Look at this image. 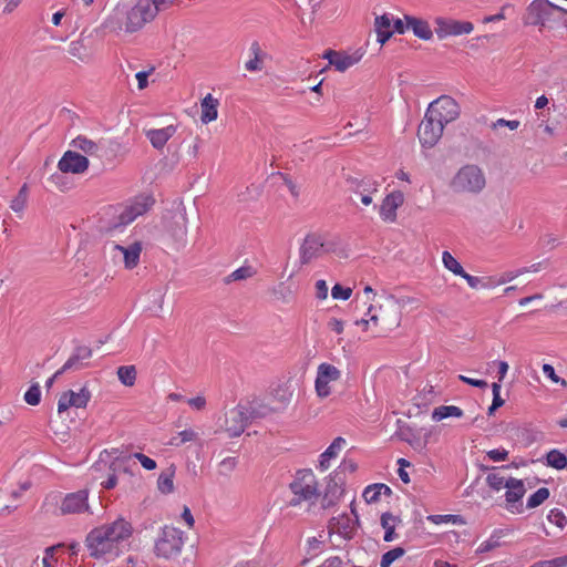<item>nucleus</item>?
Returning <instances> with one entry per match:
<instances>
[{
	"mask_svg": "<svg viewBox=\"0 0 567 567\" xmlns=\"http://www.w3.org/2000/svg\"><path fill=\"white\" fill-rule=\"evenodd\" d=\"M346 478L338 473H331L329 475L324 493L322 495L321 506L322 508H329L334 506L343 494V485Z\"/></svg>",
	"mask_w": 567,
	"mask_h": 567,
	"instance_id": "obj_15",
	"label": "nucleus"
},
{
	"mask_svg": "<svg viewBox=\"0 0 567 567\" xmlns=\"http://www.w3.org/2000/svg\"><path fill=\"white\" fill-rule=\"evenodd\" d=\"M61 173L82 174L89 168L86 156L78 152L66 151L58 163Z\"/></svg>",
	"mask_w": 567,
	"mask_h": 567,
	"instance_id": "obj_17",
	"label": "nucleus"
},
{
	"mask_svg": "<svg viewBox=\"0 0 567 567\" xmlns=\"http://www.w3.org/2000/svg\"><path fill=\"white\" fill-rule=\"evenodd\" d=\"M351 288L343 287L340 284H336L331 289V295L333 299L348 300L351 297Z\"/></svg>",
	"mask_w": 567,
	"mask_h": 567,
	"instance_id": "obj_54",
	"label": "nucleus"
},
{
	"mask_svg": "<svg viewBox=\"0 0 567 567\" xmlns=\"http://www.w3.org/2000/svg\"><path fill=\"white\" fill-rule=\"evenodd\" d=\"M218 104H219L218 100L214 99L210 93H208L202 100V103H200V107H202L200 121L204 124L210 123V122H213V121H215L217 118V116H218V111H217Z\"/></svg>",
	"mask_w": 567,
	"mask_h": 567,
	"instance_id": "obj_30",
	"label": "nucleus"
},
{
	"mask_svg": "<svg viewBox=\"0 0 567 567\" xmlns=\"http://www.w3.org/2000/svg\"><path fill=\"white\" fill-rule=\"evenodd\" d=\"M347 184L351 192L361 196V202L365 206L372 203L371 194L377 192L379 187V184L370 177H363L361 179L349 177Z\"/></svg>",
	"mask_w": 567,
	"mask_h": 567,
	"instance_id": "obj_19",
	"label": "nucleus"
},
{
	"mask_svg": "<svg viewBox=\"0 0 567 567\" xmlns=\"http://www.w3.org/2000/svg\"><path fill=\"white\" fill-rule=\"evenodd\" d=\"M28 200V185L23 184L20 188L18 195L11 200L10 208L16 212L20 213L24 209Z\"/></svg>",
	"mask_w": 567,
	"mask_h": 567,
	"instance_id": "obj_41",
	"label": "nucleus"
},
{
	"mask_svg": "<svg viewBox=\"0 0 567 567\" xmlns=\"http://www.w3.org/2000/svg\"><path fill=\"white\" fill-rule=\"evenodd\" d=\"M176 472V466L174 464L169 465L167 468L162 471L157 480L158 491L163 494H169L174 492V476Z\"/></svg>",
	"mask_w": 567,
	"mask_h": 567,
	"instance_id": "obj_34",
	"label": "nucleus"
},
{
	"mask_svg": "<svg viewBox=\"0 0 567 567\" xmlns=\"http://www.w3.org/2000/svg\"><path fill=\"white\" fill-rule=\"evenodd\" d=\"M547 519L559 528H564L565 525L567 524V517L564 514V512L560 511L559 508L550 509L547 515Z\"/></svg>",
	"mask_w": 567,
	"mask_h": 567,
	"instance_id": "obj_50",
	"label": "nucleus"
},
{
	"mask_svg": "<svg viewBox=\"0 0 567 567\" xmlns=\"http://www.w3.org/2000/svg\"><path fill=\"white\" fill-rule=\"evenodd\" d=\"M86 365L84 361L80 360V358H76L73 353L71 357L66 360V362L62 365V371L66 372L70 370L78 371L83 369Z\"/></svg>",
	"mask_w": 567,
	"mask_h": 567,
	"instance_id": "obj_53",
	"label": "nucleus"
},
{
	"mask_svg": "<svg viewBox=\"0 0 567 567\" xmlns=\"http://www.w3.org/2000/svg\"><path fill=\"white\" fill-rule=\"evenodd\" d=\"M393 20L394 17L391 13H383L377 16L374 19V31L377 33V41L383 45L393 35Z\"/></svg>",
	"mask_w": 567,
	"mask_h": 567,
	"instance_id": "obj_23",
	"label": "nucleus"
},
{
	"mask_svg": "<svg viewBox=\"0 0 567 567\" xmlns=\"http://www.w3.org/2000/svg\"><path fill=\"white\" fill-rule=\"evenodd\" d=\"M23 399L29 405H38L41 401V390L39 383H33L24 393Z\"/></svg>",
	"mask_w": 567,
	"mask_h": 567,
	"instance_id": "obj_47",
	"label": "nucleus"
},
{
	"mask_svg": "<svg viewBox=\"0 0 567 567\" xmlns=\"http://www.w3.org/2000/svg\"><path fill=\"white\" fill-rule=\"evenodd\" d=\"M363 56V52L357 50L352 54H348L340 51L327 50L323 53V58L329 61L331 65L336 68V70L340 72H344L355 63H358Z\"/></svg>",
	"mask_w": 567,
	"mask_h": 567,
	"instance_id": "obj_20",
	"label": "nucleus"
},
{
	"mask_svg": "<svg viewBox=\"0 0 567 567\" xmlns=\"http://www.w3.org/2000/svg\"><path fill=\"white\" fill-rule=\"evenodd\" d=\"M249 422L245 406L238 405L231 409L226 415L225 430L230 437H237L244 433Z\"/></svg>",
	"mask_w": 567,
	"mask_h": 567,
	"instance_id": "obj_14",
	"label": "nucleus"
},
{
	"mask_svg": "<svg viewBox=\"0 0 567 567\" xmlns=\"http://www.w3.org/2000/svg\"><path fill=\"white\" fill-rule=\"evenodd\" d=\"M404 554L405 550L402 547H395L384 553L381 557L380 567H390L394 560L402 557Z\"/></svg>",
	"mask_w": 567,
	"mask_h": 567,
	"instance_id": "obj_46",
	"label": "nucleus"
},
{
	"mask_svg": "<svg viewBox=\"0 0 567 567\" xmlns=\"http://www.w3.org/2000/svg\"><path fill=\"white\" fill-rule=\"evenodd\" d=\"M487 457L493 462H503L508 457V451L505 449H495L487 451Z\"/></svg>",
	"mask_w": 567,
	"mask_h": 567,
	"instance_id": "obj_61",
	"label": "nucleus"
},
{
	"mask_svg": "<svg viewBox=\"0 0 567 567\" xmlns=\"http://www.w3.org/2000/svg\"><path fill=\"white\" fill-rule=\"evenodd\" d=\"M86 512H90L87 489H80L66 494L60 505L61 515L82 514Z\"/></svg>",
	"mask_w": 567,
	"mask_h": 567,
	"instance_id": "obj_13",
	"label": "nucleus"
},
{
	"mask_svg": "<svg viewBox=\"0 0 567 567\" xmlns=\"http://www.w3.org/2000/svg\"><path fill=\"white\" fill-rule=\"evenodd\" d=\"M103 27L110 32L125 31V11L116 7L113 13L105 19Z\"/></svg>",
	"mask_w": 567,
	"mask_h": 567,
	"instance_id": "obj_33",
	"label": "nucleus"
},
{
	"mask_svg": "<svg viewBox=\"0 0 567 567\" xmlns=\"http://www.w3.org/2000/svg\"><path fill=\"white\" fill-rule=\"evenodd\" d=\"M237 466L236 457H226L219 464L220 474L228 475L231 473Z\"/></svg>",
	"mask_w": 567,
	"mask_h": 567,
	"instance_id": "obj_59",
	"label": "nucleus"
},
{
	"mask_svg": "<svg viewBox=\"0 0 567 567\" xmlns=\"http://www.w3.org/2000/svg\"><path fill=\"white\" fill-rule=\"evenodd\" d=\"M404 203V195L401 190H394L388 194L380 206L379 214L382 220L394 223L396 220V209Z\"/></svg>",
	"mask_w": 567,
	"mask_h": 567,
	"instance_id": "obj_21",
	"label": "nucleus"
},
{
	"mask_svg": "<svg viewBox=\"0 0 567 567\" xmlns=\"http://www.w3.org/2000/svg\"><path fill=\"white\" fill-rule=\"evenodd\" d=\"M71 146L82 151L83 153L90 156L96 155L100 150V146L96 142L89 140L84 135H79L74 140H72Z\"/></svg>",
	"mask_w": 567,
	"mask_h": 567,
	"instance_id": "obj_35",
	"label": "nucleus"
},
{
	"mask_svg": "<svg viewBox=\"0 0 567 567\" xmlns=\"http://www.w3.org/2000/svg\"><path fill=\"white\" fill-rule=\"evenodd\" d=\"M136 374L135 365H121L117 368L118 380L125 386H133L135 384Z\"/></svg>",
	"mask_w": 567,
	"mask_h": 567,
	"instance_id": "obj_38",
	"label": "nucleus"
},
{
	"mask_svg": "<svg viewBox=\"0 0 567 567\" xmlns=\"http://www.w3.org/2000/svg\"><path fill=\"white\" fill-rule=\"evenodd\" d=\"M382 483L369 485L363 491V498L368 504L377 503L382 494Z\"/></svg>",
	"mask_w": 567,
	"mask_h": 567,
	"instance_id": "obj_43",
	"label": "nucleus"
},
{
	"mask_svg": "<svg viewBox=\"0 0 567 567\" xmlns=\"http://www.w3.org/2000/svg\"><path fill=\"white\" fill-rule=\"evenodd\" d=\"M131 457H134L137 461H140L141 465L147 471L156 468V462L143 453L136 452Z\"/></svg>",
	"mask_w": 567,
	"mask_h": 567,
	"instance_id": "obj_58",
	"label": "nucleus"
},
{
	"mask_svg": "<svg viewBox=\"0 0 567 567\" xmlns=\"http://www.w3.org/2000/svg\"><path fill=\"white\" fill-rule=\"evenodd\" d=\"M358 468L357 463L353 460L344 458L341 464L333 471V473H338V475H341L344 477V474L347 472L354 473Z\"/></svg>",
	"mask_w": 567,
	"mask_h": 567,
	"instance_id": "obj_55",
	"label": "nucleus"
},
{
	"mask_svg": "<svg viewBox=\"0 0 567 567\" xmlns=\"http://www.w3.org/2000/svg\"><path fill=\"white\" fill-rule=\"evenodd\" d=\"M43 567H54L56 559L54 558V547H48L42 558Z\"/></svg>",
	"mask_w": 567,
	"mask_h": 567,
	"instance_id": "obj_64",
	"label": "nucleus"
},
{
	"mask_svg": "<svg viewBox=\"0 0 567 567\" xmlns=\"http://www.w3.org/2000/svg\"><path fill=\"white\" fill-rule=\"evenodd\" d=\"M130 457H115L111 465L110 470L112 471L111 474H109L107 478L102 483L103 488L105 489H112L117 484V476L115 474L116 471H122L123 473L130 474L131 476H134V470L128 467L125 463Z\"/></svg>",
	"mask_w": 567,
	"mask_h": 567,
	"instance_id": "obj_28",
	"label": "nucleus"
},
{
	"mask_svg": "<svg viewBox=\"0 0 567 567\" xmlns=\"http://www.w3.org/2000/svg\"><path fill=\"white\" fill-rule=\"evenodd\" d=\"M68 52L79 59L80 61L82 62H87L89 59H90V55L87 53V50L85 48V45L83 44L82 41L80 40H76V41H72L70 44H69V50Z\"/></svg>",
	"mask_w": 567,
	"mask_h": 567,
	"instance_id": "obj_40",
	"label": "nucleus"
},
{
	"mask_svg": "<svg viewBox=\"0 0 567 567\" xmlns=\"http://www.w3.org/2000/svg\"><path fill=\"white\" fill-rule=\"evenodd\" d=\"M176 133L174 125H168L163 128H151L145 131V136L151 142L152 146L156 150H162L167 141Z\"/></svg>",
	"mask_w": 567,
	"mask_h": 567,
	"instance_id": "obj_25",
	"label": "nucleus"
},
{
	"mask_svg": "<svg viewBox=\"0 0 567 567\" xmlns=\"http://www.w3.org/2000/svg\"><path fill=\"white\" fill-rule=\"evenodd\" d=\"M266 56H252V59L248 60L246 63H245V68L247 71L249 72H257V71H261L262 68H264V59Z\"/></svg>",
	"mask_w": 567,
	"mask_h": 567,
	"instance_id": "obj_60",
	"label": "nucleus"
},
{
	"mask_svg": "<svg viewBox=\"0 0 567 567\" xmlns=\"http://www.w3.org/2000/svg\"><path fill=\"white\" fill-rule=\"evenodd\" d=\"M404 21L408 22V27L416 38L424 41H429L433 38L431 25L425 19L404 14Z\"/></svg>",
	"mask_w": 567,
	"mask_h": 567,
	"instance_id": "obj_24",
	"label": "nucleus"
},
{
	"mask_svg": "<svg viewBox=\"0 0 567 567\" xmlns=\"http://www.w3.org/2000/svg\"><path fill=\"white\" fill-rule=\"evenodd\" d=\"M506 488L505 497L508 504V509L513 513L515 512L514 509H516L517 513H522L523 504L520 503V499L526 492L523 481L511 477L507 480Z\"/></svg>",
	"mask_w": 567,
	"mask_h": 567,
	"instance_id": "obj_22",
	"label": "nucleus"
},
{
	"mask_svg": "<svg viewBox=\"0 0 567 567\" xmlns=\"http://www.w3.org/2000/svg\"><path fill=\"white\" fill-rule=\"evenodd\" d=\"M463 410L455 405H440L432 412V419L436 422L442 421L446 417H462Z\"/></svg>",
	"mask_w": 567,
	"mask_h": 567,
	"instance_id": "obj_36",
	"label": "nucleus"
},
{
	"mask_svg": "<svg viewBox=\"0 0 567 567\" xmlns=\"http://www.w3.org/2000/svg\"><path fill=\"white\" fill-rule=\"evenodd\" d=\"M155 204L152 195H140L135 197L131 205H128L118 216L116 226H125L134 221L138 216L145 214Z\"/></svg>",
	"mask_w": 567,
	"mask_h": 567,
	"instance_id": "obj_11",
	"label": "nucleus"
},
{
	"mask_svg": "<svg viewBox=\"0 0 567 567\" xmlns=\"http://www.w3.org/2000/svg\"><path fill=\"white\" fill-rule=\"evenodd\" d=\"M156 17L148 0H138L134 7L125 11V32L133 33L142 29Z\"/></svg>",
	"mask_w": 567,
	"mask_h": 567,
	"instance_id": "obj_6",
	"label": "nucleus"
},
{
	"mask_svg": "<svg viewBox=\"0 0 567 567\" xmlns=\"http://www.w3.org/2000/svg\"><path fill=\"white\" fill-rule=\"evenodd\" d=\"M445 125L434 120L430 113L425 112L424 118L421 122L417 136L423 147L431 148L440 141Z\"/></svg>",
	"mask_w": 567,
	"mask_h": 567,
	"instance_id": "obj_9",
	"label": "nucleus"
},
{
	"mask_svg": "<svg viewBox=\"0 0 567 567\" xmlns=\"http://www.w3.org/2000/svg\"><path fill=\"white\" fill-rule=\"evenodd\" d=\"M460 276L462 278H464L466 280V282L468 284V286L473 289L489 288L493 286L491 278L485 282L483 278L472 276V275L467 274L465 270H464V274L460 275Z\"/></svg>",
	"mask_w": 567,
	"mask_h": 567,
	"instance_id": "obj_48",
	"label": "nucleus"
},
{
	"mask_svg": "<svg viewBox=\"0 0 567 567\" xmlns=\"http://www.w3.org/2000/svg\"><path fill=\"white\" fill-rule=\"evenodd\" d=\"M398 435L402 441L409 443L412 446L416 443L415 434L410 426L400 429Z\"/></svg>",
	"mask_w": 567,
	"mask_h": 567,
	"instance_id": "obj_62",
	"label": "nucleus"
},
{
	"mask_svg": "<svg viewBox=\"0 0 567 567\" xmlns=\"http://www.w3.org/2000/svg\"><path fill=\"white\" fill-rule=\"evenodd\" d=\"M546 465L556 470L567 467V456L557 449L550 450L546 456Z\"/></svg>",
	"mask_w": 567,
	"mask_h": 567,
	"instance_id": "obj_37",
	"label": "nucleus"
},
{
	"mask_svg": "<svg viewBox=\"0 0 567 567\" xmlns=\"http://www.w3.org/2000/svg\"><path fill=\"white\" fill-rule=\"evenodd\" d=\"M272 395L281 403L289 402L291 398V393L289 392L288 388L285 384H280L276 389H274Z\"/></svg>",
	"mask_w": 567,
	"mask_h": 567,
	"instance_id": "obj_57",
	"label": "nucleus"
},
{
	"mask_svg": "<svg viewBox=\"0 0 567 567\" xmlns=\"http://www.w3.org/2000/svg\"><path fill=\"white\" fill-rule=\"evenodd\" d=\"M352 514L355 519H352L349 515L342 514L337 519V534L342 536L344 539L350 540L355 535L357 525H359V518L354 507H351Z\"/></svg>",
	"mask_w": 567,
	"mask_h": 567,
	"instance_id": "obj_26",
	"label": "nucleus"
},
{
	"mask_svg": "<svg viewBox=\"0 0 567 567\" xmlns=\"http://www.w3.org/2000/svg\"><path fill=\"white\" fill-rule=\"evenodd\" d=\"M368 313L370 315V319H361L357 320L355 324H363L367 327L369 322H372L375 327H381L382 330H389L391 329L390 326L395 324L398 326V321L389 322L384 316L383 309L380 307L379 312L375 311L373 306H370L368 308Z\"/></svg>",
	"mask_w": 567,
	"mask_h": 567,
	"instance_id": "obj_29",
	"label": "nucleus"
},
{
	"mask_svg": "<svg viewBox=\"0 0 567 567\" xmlns=\"http://www.w3.org/2000/svg\"><path fill=\"white\" fill-rule=\"evenodd\" d=\"M543 373L547 378H549L553 382L560 383L564 388H567V381L565 379L559 378L556 374L555 369H554V367L551 364L545 363L543 365Z\"/></svg>",
	"mask_w": 567,
	"mask_h": 567,
	"instance_id": "obj_56",
	"label": "nucleus"
},
{
	"mask_svg": "<svg viewBox=\"0 0 567 567\" xmlns=\"http://www.w3.org/2000/svg\"><path fill=\"white\" fill-rule=\"evenodd\" d=\"M254 270L249 266H243L235 271H233L230 275H228L224 281L225 284H229L231 281H238V280H245L247 278H250L254 276Z\"/></svg>",
	"mask_w": 567,
	"mask_h": 567,
	"instance_id": "obj_44",
	"label": "nucleus"
},
{
	"mask_svg": "<svg viewBox=\"0 0 567 567\" xmlns=\"http://www.w3.org/2000/svg\"><path fill=\"white\" fill-rule=\"evenodd\" d=\"M429 519L432 520L433 523L435 524H439V523H453V524H464L465 520L463 518V516L461 515H452V514H447V515H432V516H429Z\"/></svg>",
	"mask_w": 567,
	"mask_h": 567,
	"instance_id": "obj_52",
	"label": "nucleus"
},
{
	"mask_svg": "<svg viewBox=\"0 0 567 567\" xmlns=\"http://www.w3.org/2000/svg\"><path fill=\"white\" fill-rule=\"evenodd\" d=\"M90 399L91 392L85 386H83L80 392H74L72 390L65 391L59 399L58 412L63 413L71 406L83 409L87 405Z\"/></svg>",
	"mask_w": 567,
	"mask_h": 567,
	"instance_id": "obj_16",
	"label": "nucleus"
},
{
	"mask_svg": "<svg viewBox=\"0 0 567 567\" xmlns=\"http://www.w3.org/2000/svg\"><path fill=\"white\" fill-rule=\"evenodd\" d=\"M292 497L288 504L290 506H299L303 502L313 504L318 496V481L311 470H299L296 472L293 480L289 484Z\"/></svg>",
	"mask_w": 567,
	"mask_h": 567,
	"instance_id": "obj_2",
	"label": "nucleus"
},
{
	"mask_svg": "<svg viewBox=\"0 0 567 567\" xmlns=\"http://www.w3.org/2000/svg\"><path fill=\"white\" fill-rule=\"evenodd\" d=\"M114 249L123 254L124 266L126 269H133L138 265L141 252L143 249L141 241H134L133 244L126 247L122 245H115Z\"/></svg>",
	"mask_w": 567,
	"mask_h": 567,
	"instance_id": "obj_27",
	"label": "nucleus"
},
{
	"mask_svg": "<svg viewBox=\"0 0 567 567\" xmlns=\"http://www.w3.org/2000/svg\"><path fill=\"white\" fill-rule=\"evenodd\" d=\"M132 534V524L124 518H117L90 530L85 537V547L91 557L110 561L126 549Z\"/></svg>",
	"mask_w": 567,
	"mask_h": 567,
	"instance_id": "obj_1",
	"label": "nucleus"
},
{
	"mask_svg": "<svg viewBox=\"0 0 567 567\" xmlns=\"http://www.w3.org/2000/svg\"><path fill=\"white\" fill-rule=\"evenodd\" d=\"M554 11L567 14V9L554 4L549 0H533L527 7L524 23L527 25H545L550 20Z\"/></svg>",
	"mask_w": 567,
	"mask_h": 567,
	"instance_id": "obj_5",
	"label": "nucleus"
},
{
	"mask_svg": "<svg viewBox=\"0 0 567 567\" xmlns=\"http://www.w3.org/2000/svg\"><path fill=\"white\" fill-rule=\"evenodd\" d=\"M549 489L547 487L538 488L534 494H532L527 499V508H535L543 504L549 497Z\"/></svg>",
	"mask_w": 567,
	"mask_h": 567,
	"instance_id": "obj_42",
	"label": "nucleus"
},
{
	"mask_svg": "<svg viewBox=\"0 0 567 567\" xmlns=\"http://www.w3.org/2000/svg\"><path fill=\"white\" fill-rule=\"evenodd\" d=\"M486 483L492 489L501 491L504 487L506 488L507 480L497 473H491L486 476Z\"/></svg>",
	"mask_w": 567,
	"mask_h": 567,
	"instance_id": "obj_51",
	"label": "nucleus"
},
{
	"mask_svg": "<svg viewBox=\"0 0 567 567\" xmlns=\"http://www.w3.org/2000/svg\"><path fill=\"white\" fill-rule=\"evenodd\" d=\"M197 439V433L193 430H184L177 434V436L172 437L169 441L171 445L181 446L182 444L190 441H195Z\"/></svg>",
	"mask_w": 567,
	"mask_h": 567,
	"instance_id": "obj_49",
	"label": "nucleus"
},
{
	"mask_svg": "<svg viewBox=\"0 0 567 567\" xmlns=\"http://www.w3.org/2000/svg\"><path fill=\"white\" fill-rule=\"evenodd\" d=\"M450 185L455 193L478 194L484 189L486 179L477 165L467 164L457 171Z\"/></svg>",
	"mask_w": 567,
	"mask_h": 567,
	"instance_id": "obj_4",
	"label": "nucleus"
},
{
	"mask_svg": "<svg viewBox=\"0 0 567 567\" xmlns=\"http://www.w3.org/2000/svg\"><path fill=\"white\" fill-rule=\"evenodd\" d=\"M322 235L309 233L306 235L299 248V258L301 265H308L313 259L320 257L323 252L330 251Z\"/></svg>",
	"mask_w": 567,
	"mask_h": 567,
	"instance_id": "obj_8",
	"label": "nucleus"
},
{
	"mask_svg": "<svg viewBox=\"0 0 567 567\" xmlns=\"http://www.w3.org/2000/svg\"><path fill=\"white\" fill-rule=\"evenodd\" d=\"M426 112L434 116V120L446 125L458 118L461 107L453 97L442 95L430 103Z\"/></svg>",
	"mask_w": 567,
	"mask_h": 567,
	"instance_id": "obj_7",
	"label": "nucleus"
},
{
	"mask_svg": "<svg viewBox=\"0 0 567 567\" xmlns=\"http://www.w3.org/2000/svg\"><path fill=\"white\" fill-rule=\"evenodd\" d=\"M346 444V440L341 436H338L333 440V442L328 446V449L320 455L319 460V468L321 471H326L330 466V460L334 458L339 451Z\"/></svg>",
	"mask_w": 567,
	"mask_h": 567,
	"instance_id": "obj_31",
	"label": "nucleus"
},
{
	"mask_svg": "<svg viewBox=\"0 0 567 567\" xmlns=\"http://www.w3.org/2000/svg\"><path fill=\"white\" fill-rule=\"evenodd\" d=\"M340 378L341 371L337 367L326 362L319 364L315 381L317 395L322 399L329 396L331 393L329 383L338 381Z\"/></svg>",
	"mask_w": 567,
	"mask_h": 567,
	"instance_id": "obj_12",
	"label": "nucleus"
},
{
	"mask_svg": "<svg viewBox=\"0 0 567 567\" xmlns=\"http://www.w3.org/2000/svg\"><path fill=\"white\" fill-rule=\"evenodd\" d=\"M176 0H148L153 10H155V14L158 12L167 10L171 6L175 3Z\"/></svg>",
	"mask_w": 567,
	"mask_h": 567,
	"instance_id": "obj_63",
	"label": "nucleus"
},
{
	"mask_svg": "<svg viewBox=\"0 0 567 567\" xmlns=\"http://www.w3.org/2000/svg\"><path fill=\"white\" fill-rule=\"evenodd\" d=\"M185 543L184 532L171 526L165 525L154 543V554L158 558L174 559L183 549Z\"/></svg>",
	"mask_w": 567,
	"mask_h": 567,
	"instance_id": "obj_3",
	"label": "nucleus"
},
{
	"mask_svg": "<svg viewBox=\"0 0 567 567\" xmlns=\"http://www.w3.org/2000/svg\"><path fill=\"white\" fill-rule=\"evenodd\" d=\"M187 218L184 214L174 215L166 223V234L173 240L176 248L184 247L187 237Z\"/></svg>",
	"mask_w": 567,
	"mask_h": 567,
	"instance_id": "obj_18",
	"label": "nucleus"
},
{
	"mask_svg": "<svg viewBox=\"0 0 567 567\" xmlns=\"http://www.w3.org/2000/svg\"><path fill=\"white\" fill-rule=\"evenodd\" d=\"M249 421L265 419L274 412V409L260 400H252L245 406Z\"/></svg>",
	"mask_w": 567,
	"mask_h": 567,
	"instance_id": "obj_32",
	"label": "nucleus"
},
{
	"mask_svg": "<svg viewBox=\"0 0 567 567\" xmlns=\"http://www.w3.org/2000/svg\"><path fill=\"white\" fill-rule=\"evenodd\" d=\"M398 519L394 517L391 513L386 512L383 513L381 516V526L384 528V542H392L395 538V527L393 524H391V520Z\"/></svg>",
	"mask_w": 567,
	"mask_h": 567,
	"instance_id": "obj_39",
	"label": "nucleus"
},
{
	"mask_svg": "<svg viewBox=\"0 0 567 567\" xmlns=\"http://www.w3.org/2000/svg\"><path fill=\"white\" fill-rule=\"evenodd\" d=\"M442 260L445 268H447L454 275L460 276L464 274V269L461 264L449 251H443Z\"/></svg>",
	"mask_w": 567,
	"mask_h": 567,
	"instance_id": "obj_45",
	"label": "nucleus"
},
{
	"mask_svg": "<svg viewBox=\"0 0 567 567\" xmlns=\"http://www.w3.org/2000/svg\"><path fill=\"white\" fill-rule=\"evenodd\" d=\"M435 33L439 39H445L446 37H457L462 34H468L474 30V25L470 21H458L454 19H447L437 17L434 19Z\"/></svg>",
	"mask_w": 567,
	"mask_h": 567,
	"instance_id": "obj_10",
	"label": "nucleus"
}]
</instances>
